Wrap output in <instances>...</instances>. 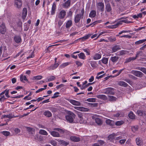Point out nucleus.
Instances as JSON below:
<instances>
[{
  "label": "nucleus",
  "instance_id": "f257e3e1",
  "mask_svg": "<svg viewBox=\"0 0 146 146\" xmlns=\"http://www.w3.org/2000/svg\"><path fill=\"white\" fill-rule=\"evenodd\" d=\"M84 13V9H82L81 11V13L77 14L75 16L74 21L75 23H78L81 19L83 18Z\"/></svg>",
  "mask_w": 146,
  "mask_h": 146
},
{
  "label": "nucleus",
  "instance_id": "f03ea898",
  "mask_svg": "<svg viewBox=\"0 0 146 146\" xmlns=\"http://www.w3.org/2000/svg\"><path fill=\"white\" fill-rule=\"evenodd\" d=\"M131 22L129 21L127 19H123L121 20L119 22H118L117 24L109 26V27L110 29H113L116 28L119 25H121L122 24V23H129Z\"/></svg>",
  "mask_w": 146,
  "mask_h": 146
},
{
  "label": "nucleus",
  "instance_id": "7ed1b4c3",
  "mask_svg": "<svg viewBox=\"0 0 146 146\" xmlns=\"http://www.w3.org/2000/svg\"><path fill=\"white\" fill-rule=\"evenodd\" d=\"M114 89L112 88H108L104 89L103 90V93L106 94H110L111 95H114Z\"/></svg>",
  "mask_w": 146,
  "mask_h": 146
},
{
  "label": "nucleus",
  "instance_id": "20e7f679",
  "mask_svg": "<svg viewBox=\"0 0 146 146\" xmlns=\"http://www.w3.org/2000/svg\"><path fill=\"white\" fill-rule=\"evenodd\" d=\"M75 117V115L72 112H71L70 114L66 116V119L67 121L72 123L74 120V118Z\"/></svg>",
  "mask_w": 146,
  "mask_h": 146
},
{
  "label": "nucleus",
  "instance_id": "39448f33",
  "mask_svg": "<svg viewBox=\"0 0 146 146\" xmlns=\"http://www.w3.org/2000/svg\"><path fill=\"white\" fill-rule=\"evenodd\" d=\"M66 13V11L64 10H60L56 15V17H57L60 19H63L65 17Z\"/></svg>",
  "mask_w": 146,
  "mask_h": 146
},
{
  "label": "nucleus",
  "instance_id": "423d86ee",
  "mask_svg": "<svg viewBox=\"0 0 146 146\" xmlns=\"http://www.w3.org/2000/svg\"><path fill=\"white\" fill-rule=\"evenodd\" d=\"M54 130L58 131H59L60 133L63 134L64 135H66L67 136V135H69L70 132L66 130L59 128H54Z\"/></svg>",
  "mask_w": 146,
  "mask_h": 146
},
{
  "label": "nucleus",
  "instance_id": "0eeeda50",
  "mask_svg": "<svg viewBox=\"0 0 146 146\" xmlns=\"http://www.w3.org/2000/svg\"><path fill=\"white\" fill-rule=\"evenodd\" d=\"M131 73L139 78H141L143 75L142 72L137 70H132L131 71Z\"/></svg>",
  "mask_w": 146,
  "mask_h": 146
},
{
  "label": "nucleus",
  "instance_id": "6e6552de",
  "mask_svg": "<svg viewBox=\"0 0 146 146\" xmlns=\"http://www.w3.org/2000/svg\"><path fill=\"white\" fill-rule=\"evenodd\" d=\"M120 133L117 132L116 133H113L109 135L108 136V138L109 140L110 141H113L114 140H115V137L116 136L119 135L120 134Z\"/></svg>",
  "mask_w": 146,
  "mask_h": 146
},
{
  "label": "nucleus",
  "instance_id": "1a4fd4ad",
  "mask_svg": "<svg viewBox=\"0 0 146 146\" xmlns=\"http://www.w3.org/2000/svg\"><path fill=\"white\" fill-rule=\"evenodd\" d=\"M96 7L99 10L103 12L104 11V5L103 3L99 2L96 4Z\"/></svg>",
  "mask_w": 146,
  "mask_h": 146
},
{
  "label": "nucleus",
  "instance_id": "9d476101",
  "mask_svg": "<svg viewBox=\"0 0 146 146\" xmlns=\"http://www.w3.org/2000/svg\"><path fill=\"white\" fill-rule=\"evenodd\" d=\"M68 101L72 105L74 106H80V103L78 101L72 99L68 100Z\"/></svg>",
  "mask_w": 146,
  "mask_h": 146
},
{
  "label": "nucleus",
  "instance_id": "9b49d317",
  "mask_svg": "<svg viewBox=\"0 0 146 146\" xmlns=\"http://www.w3.org/2000/svg\"><path fill=\"white\" fill-rule=\"evenodd\" d=\"M65 24L66 28L69 30L72 25V20H69L65 22Z\"/></svg>",
  "mask_w": 146,
  "mask_h": 146
},
{
  "label": "nucleus",
  "instance_id": "f8f14e48",
  "mask_svg": "<svg viewBox=\"0 0 146 146\" xmlns=\"http://www.w3.org/2000/svg\"><path fill=\"white\" fill-rule=\"evenodd\" d=\"M15 6L17 8H21L22 5V3L21 0H15Z\"/></svg>",
  "mask_w": 146,
  "mask_h": 146
},
{
  "label": "nucleus",
  "instance_id": "ddd939ff",
  "mask_svg": "<svg viewBox=\"0 0 146 146\" xmlns=\"http://www.w3.org/2000/svg\"><path fill=\"white\" fill-rule=\"evenodd\" d=\"M96 116V115H94L92 116V118L93 119H94L95 120V121L97 123L98 125H101L102 124V121L99 118H95V117Z\"/></svg>",
  "mask_w": 146,
  "mask_h": 146
},
{
  "label": "nucleus",
  "instance_id": "4468645a",
  "mask_svg": "<svg viewBox=\"0 0 146 146\" xmlns=\"http://www.w3.org/2000/svg\"><path fill=\"white\" fill-rule=\"evenodd\" d=\"M14 40L15 42L17 43L21 42L22 39L21 36L19 35H15L14 37Z\"/></svg>",
  "mask_w": 146,
  "mask_h": 146
},
{
  "label": "nucleus",
  "instance_id": "2eb2a0df",
  "mask_svg": "<svg viewBox=\"0 0 146 146\" xmlns=\"http://www.w3.org/2000/svg\"><path fill=\"white\" fill-rule=\"evenodd\" d=\"M0 32L2 34H5L6 32L5 27L4 24L3 23L0 27Z\"/></svg>",
  "mask_w": 146,
  "mask_h": 146
},
{
  "label": "nucleus",
  "instance_id": "dca6fc26",
  "mask_svg": "<svg viewBox=\"0 0 146 146\" xmlns=\"http://www.w3.org/2000/svg\"><path fill=\"white\" fill-rule=\"evenodd\" d=\"M74 108L78 110L82 111H88L89 110L88 108L82 107H75Z\"/></svg>",
  "mask_w": 146,
  "mask_h": 146
},
{
  "label": "nucleus",
  "instance_id": "f3484780",
  "mask_svg": "<svg viewBox=\"0 0 146 146\" xmlns=\"http://www.w3.org/2000/svg\"><path fill=\"white\" fill-rule=\"evenodd\" d=\"M50 134L53 137H60L61 136L59 133L55 131H50Z\"/></svg>",
  "mask_w": 146,
  "mask_h": 146
},
{
  "label": "nucleus",
  "instance_id": "a211bd4d",
  "mask_svg": "<svg viewBox=\"0 0 146 146\" xmlns=\"http://www.w3.org/2000/svg\"><path fill=\"white\" fill-rule=\"evenodd\" d=\"M58 65L59 64L58 63H54V64H52L48 67V69L49 70H52L57 68Z\"/></svg>",
  "mask_w": 146,
  "mask_h": 146
},
{
  "label": "nucleus",
  "instance_id": "6ab92c4d",
  "mask_svg": "<svg viewBox=\"0 0 146 146\" xmlns=\"http://www.w3.org/2000/svg\"><path fill=\"white\" fill-rule=\"evenodd\" d=\"M70 139L71 141L76 142H78L80 140L79 137L74 136H71Z\"/></svg>",
  "mask_w": 146,
  "mask_h": 146
},
{
  "label": "nucleus",
  "instance_id": "aec40b11",
  "mask_svg": "<svg viewBox=\"0 0 146 146\" xmlns=\"http://www.w3.org/2000/svg\"><path fill=\"white\" fill-rule=\"evenodd\" d=\"M105 9L106 12H110L112 10V8L111 5L109 3H107L106 5Z\"/></svg>",
  "mask_w": 146,
  "mask_h": 146
},
{
  "label": "nucleus",
  "instance_id": "412c9836",
  "mask_svg": "<svg viewBox=\"0 0 146 146\" xmlns=\"http://www.w3.org/2000/svg\"><path fill=\"white\" fill-rule=\"evenodd\" d=\"M70 0H68L63 5V8L65 9L68 8L70 7Z\"/></svg>",
  "mask_w": 146,
  "mask_h": 146
},
{
  "label": "nucleus",
  "instance_id": "4be33fe9",
  "mask_svg": "<svg viewBox=\"0 0 146 146\" xmlns=\"http://www.w3.org/2000/svg\"><path fill=\"white\" fill-rule=\"evenodd\" d=\"M119 58V57L116 56H111L110 57V60H111L113 63H115L118 60Z\"/></svg>",
  "mask_w": 146,
  "mask_h": 146
},
{
  "label": "nucleus",
  "instance_id": "5701e85b",
  "mask_svg": "<svg viewBox=\"0 0 146 146\" xmlns=\"http://www.w3.org/2000/svg\"><path fill=\"white\" fill-rule=\"evenodd\" d=\"M17 117V116H15L14 115H12L11 114H9L7 115H4L2 116V117L1 118V119H3V118H9V119H11L14 117Z\"/></svg>",
  "mask_w": 146,
  "mask_h": 146
},
{
  "label": "nucleus",
  "instance_id": "b1692460",
  "mask_svg": "<svg viewBox=\"0 0 146 146\" xmlns=\"http://www.w3.org/2000/svg\"><path fill=\"white\" fill-rule=\"evenodd\" d=\"M4 94V92H2L0 94V102H4L7 99L5 97Z\"/></svg>",
  "mask_w": 146,
  "mask_h": 146
},
{
  "label": "nucleus",
  "instance_id": "393cba45",
  "mask_svg": "<svg viewBox=\"0 0 146 146\" xmlns=\"http://www.w3.org/2000/svg\"><path fill=\"white\" fill-rule=\"evenodd\" d=\"M22 18L23 19H25L27 15V10L26 8L23 9L22 12Z\"/></svg>",
  "mask_w": 146,
  "mask_h": 146
},
{
  "label": "nucleus",
  "instance_id": "a878e982",
  "mask_svg": "<svg viewBox=\"0 0 146 146\" xmlns=\"http://www.w3.org/2000/svg\"><path fill=\"white\" fill-rule=\"evenodd\" d=\"M98 98L102 99L104 100H106L107 99V96L104 95L100 94L97 95L96 96Z\"/></svg>",
  "mask_w": 146,
  "mask_h": 146
},
{
  "label": "nucleus",
  "instance_id": "bb28decb",
  "mask_svg": "<svg viewBox=\"0 0 146 146\" xmlns=\"http://www.w3.org/2000/svg\"><path fill=\"white\" fill-rule=\"evenodd\" d=\"M106 122L108 125L112 126L115 124V122L114 121L108 119L106 120Z\"/></svg>",
  "mask_w": 146,
  "mask_h": 146
},
{
  "label": "nucleus",
  "instance_id": "cd10ccee",
  "mask_svg": "<svg viewBox=\"0 0 146 146\" xmlns=\"http://www.w3.org/2000/svg\"><path fill=\"white\" fill-rule=\"evenodd\" d=\"M56 8V5L55 3H54L53 4L51 11V14L52 15H53L55 14Z\"/></svg>",
  "mask_w": 146,
  "mask_h": 146
},
{
  "label": "nucleus",
  "instance_id": "c85d7f7f",
  "mask_svg": "<svg viewBox=\"0 0 146 146\" xmlns=\"http://www.w3.org/2000/svg\"><path fill=\"white\" fill-rule=\"evenodd\" d=\"M136 143L137 145L141 146L143 143L142 141L139 138H137L136 139Z\"/></svg>",
  "mask_w": 146,
  "mask_h": 146
},
{
  "label": "nucleus",
  "instance_id": "c756f323",
  "mask_svg": "<svg viewBox=\"0 0 146 146\" xmlns=\"http://www.w3.org/2000/svg\"><path fill=\"white\" fill-rule=\"evenodd\" d=\"M101 58V55L98 53H96L93 56V58L94 60H98Z\"/></svg>",
  "mask_w": 146,
  "mask_h": 146
},
{
  "label": "nucleus",
  "instance_id": "7c9ffc66",
  "mask_svg": "<svg viewBox=\"0 0 146 146\" xmlns=\"http://www.w3.org/2000/svg\"><path fill=\"white\" fill-rule=\"evenodd\" d=\"M118 84L120 86L124 87H126L128 85V84L127 83L123 81L119 82Z\"/></svg>",
  "mask_w": 146,
  "mask_h": 146
},
{
  "label": "nucleus",
  "instance_id": "2f4dec72",
  "mask_svg": "<svg viewBox=\"0 0 146 146\" xmlns=\"http://www.w3.org/2000/svg\"><path fill=\"white\" fill-rule=\"evenodd\" d=\"M43 114L46 116L49 117L52 116V114L49 111H46L44 112Z\"/></svg>",
  "mask_w": 146,
  "mask_h": 146
},
{
  "label": "nucleus",
  "instance_id": "473e14b6",
  "mask_svg": "<svg viewBox=\"0 0 146 146\" xmlns=\"http://www.w3.org/2000/svg\"><path fill=\"white\" fill-rule=\"evenodd\" d=\"M57 141L60 144H62L64 146H66L69 144L68 142L63 140L58 139Z\"/></svg>",
  "mask_w": 146,
  "mask_h": 146
},
{
  "label": "nucleus",
  "instance_id": "72a5a7b5",
  "mask_svg": "<svg viewBox=\"0 0 146 146\" xmlns=\"http://www.w3.org/2000/svg\"><path fill=\"white\" fill-rule=\"evenodd\" d=\"M70 64V62H66L61 64L59 66V68H62L69 65Z\"/></svg>",
  "mask_w": 146,
  "mask_h": 146
},
{
  "label": "nucleus",
  "instance_id": "f704fd0d",
  "mask_svg": "<svg viewBox=\"0 0 146 146\" xmlns=\"http://www.w3.org/2000/svg\"><path fill=\"white\" fill-rule=\"evenodd\" d=\"M96 11L95 10H92L90 12L89 15V16L92 18L96 16Z\"/></svg>",
  "mask_w": 146,
  "mask_h": 146
},
{
  "label": "nucleus",
  "instance_id": "c9c22d12",
  "mask_svg": "<svg viewBox=\"0 0 146 146\" xmlns=\"http://www.w3.org/2000/svg\"><path fill=\"white\" fill-rule=\"evenodd\" d=\"M20 80L21 81L23 82L24 80L28 81V80L25 76H23L21 74L20 76Z\"/></svg>",
  "mask_w": 146,
  "mask_h": 146
},
{
  "label": "nucleus",
  "instance_id": "e433bc0d",
  "mask_svg": "<svg viewBox=\"0 0 146 146\" xmlns=\"http://www.w3.org/2000/svg\"><path fill=\"white\" fill-rule=\"evenodd\" d=\"M78 55L79 58L80 59L84 60L86 58V56L84 54L83 52H81Z\"/></svg>",
  "mask_w": 146,
  "mask_h": 146
},
{
  "label": "nucleus",
  "instance_id": "4c0bfd02",
  "mask_svg": "<svg viewBox=\"0 0 146 146\" xmlns=\"http://www.w3.org/2000/svg\"><path fill=\"white\" fill-rule=\"evenodd\" d=\"M120 49H121L120 46L117 45L114 46L112 48L113 52H116Z\"/></svg>",
  "mask_w": 146,
  "mask_h": 146
},
{
  "label": "nucleus",
  "instance_id": "58836bf2",
  "mask_svg": "<svg viewBox=\"0 0 146 146\" xmlns=\"http://www.w3.org/2000/svg\"><path fill=\"white\" fill-rule=\"evenodd\" d=\"M92 35L91 34H89L86 35L84 37L80 38V39L82 40V41H84L88 39Z\"/></svg>",
  "mask_w": 146,
  "mask_h": 146
},
{
  "label": "nucleus",
  "instance_id": "ea45409f",
  "mask_svg": "<svg viewBox=\"0 0 146 146\" xmlns=\"http://www.w3.org/2000/svg\"><path fill=\"white\" fill-rule=\"evenodd\" d=\"M142 53V52L141 51H139L137 52L136 57H131V60H135L139 56V55H141Z\"/></svg>",
  "mask_w": 146,
  "mask_h": 146
},
{
  "label": "nucleus",
  "instance_id": "a19ab883",
  "mask_svg": "<svg viewBox=\"0 0 146 146\" xmlns=\"http://www.w3.org/2000/svg\"><path fill=\"white\" fill-rule=\"evenodd\" d=\"M137 113L140 116L145 115L146 114L145 111H143L140 110H138Z\"/></svg>",
  "mask_w": 146,
  "mask_h": 146
},
{
  "label": "nucleus",
  "instance_id": "79ce46f5",
  "mask_svg": "<svg viewBox=\"0 0 146 146\" xmlns=\"http://www.w3.org/2000/svg\"><path fill=\"white\" fill-rule=\"evenodd\" d=\"M42 77L41 76H38L33 77L32 79L33 80H38L41 79Z\"/></svg>",
  "mask_w": 146,
  "mask_h": 146
},
{
  "label": "nucleus",
  "instance_id": "37998d69",
  "mask_svg": "<svg viewBox=\"0 0 146 146\" xmlns=\"http://www.w3.org/2000/svg\"><path fill=\"white\" fill-rule=\"evenodd\" d=\"M39 133L41 135H48V133L45 130L43 129H40L39 131Z\"/></svg>",
  "mask_w": 146,
  "mask_h": 146
},
{
  "label": "nucleus",
  "instance_id": "c03bdc74",
  "mask_svg": "<svg viewBox=\"0 0 146 146\" xmlns=\"http://www.w3.org/2000/svg\"><path fill=\"white\" fill-rule=\"evenodd\" d=\"M108 59L107 58H103L101 60L102 62L104 64H106L108 63Z\"/></svg>",
  "mask_w": 146,
  "mask_h": 146
},
{
  "label": "nucleus",
  "instance_id": "a18cd8bd",
  "mask_svg": "<svg viewBox=\"0 0 146 146\" xmlns=\"http://www.w3.org/2000/svg\"><path fill=\"white\" fill-rule=\"evenodd\" d=\"M89 63L92 67L95 68L96 67V62L95 61L93 60L89 62Z\"/></svg>",
  "mask_w": 146,
  "mask_h": 146
},
{
  "label": "nucleus",
  "instance_id": "49530a36",
  "mask_svg": "<svg viewBox=\"0 0 146 146\" xmlns=\"http://www.w3.org/2000/svg\"><path fill=\"white\" fill-rule=\"evenodd\" d=\"M146 41V39L140 40L135 42V44H139L144 42Z\"/></svg>",
  "mask_w": 146,
  "mask_h": 146
},
{
  "label": "nucleus",
  "instance_id": "de8ad7c7",
  "mask_svg": "<svg viewBox=\"0 0 146 146\" xmlns=\"http://www.w3.org/2000/svg\"><path fill=\"white\" fill-rule=\"evenodd\" d=\"M109 100L110 101H114L116 100L117 98L113 96H108Z\"/></svg>",
  "mask_w": 146,
  "mask_h": 146
},
{
  "label": "nucleus",
  "instance_id": "09e8293b",
  "mask_svg": "<svg viewBox=\"0 0 146 146\" xmlns=\"http://www.w3.org/2000/svg\"><path fill=\"white\" fill-rule=\"evenodd\" d=\"M124 121L122 120L119 121H116L115 124L117 126H120L124 123Z\"/></svg>",
  "mask_w": 146,
  "mask_h": 146
},
{
  "label": "nucleus",
  "instance_id": "8fccbe9b",
  "mask_svg": "<svg viewBox=\"0 0 146 146\" xmlns=\"http://www.w3.org/2000/svg\"><path fill=\"white\" fill-rule=\"evenodd\" d=\"M136 69L139 70L142 72L146 74V68H144L138 67L136 68Z\"/></svg>",
  "mask_w": 146,
  "mask_h": 146
},
{
  "label": "nucleus",
  "instance_id": "3c124183",
  "mask_svg": "<svg viewBox=\"0 0 146 146\" xmlns=\"http://www.w3.org/2000/svg\"><path fill=\"white\" fill-rule=\"evenodd\" d=\"M128 116L129 118L133 119L135 118V115L132 112H130L128 114Z\"/></svg>",
  "mask_w": 146,
  "mask_h": 146
},
{
  "label": "nucleus",
  "instance_id": "603ef678",
  "mask_svg": "<svg viewBox=\"0 0 146 146\" xmlns=\"http://www.w3.org/2000/svg\"><path fill=\"white\" fill-rule=\"evenodd\" d=\"M75 63L77 67H81L83 65V63L79 60L75 61Z\"/></svg>",
  "mask_w": 146,
  "mask_h": 146
},
{
  "label": "nucleus",
  "instance_id": "864d4df0",
  "mask_svg": "<svg viewBox=\"0 0 146 146\" xmlns=\"http://www.w3.org/2000/svg\"><path fill=\"white\" fill-rule=\"evenodd\" d=\"M138 127L137 126H133L132 127L131 129L132 131L133 132H135L136 131L138 130Z\"/></svg>",
  "mask_w": 146,
  "mask_h": 146
},
{
  "label": "nucleus",
  "instance_id": "5fc2aeb1",
  "mask_svg": "<svg viewBox=\"0 0 146 146\" xmlns=\"http://www.w3.org/2000/svg\"><path fill=\"white\" fill-rule=\"evenodd\" d=\"M55 78H56L55 76H51L47 78V81L49 82L52 81L54 80Z\"/></svg>",
  "mask_w": 146,
  "mask_h": 146
},
{
  "label": "nucleus",
  "instance_id": "6e6d98bb",
  "mask_svg": "<svg viewBox=\"0 0 146 146\" xmlns=\"http://www.w3.org/2000/svg\"><path fill=\"white\" fill-rule=\"evenodd\" d=\"M96 100L95 98H89L86 100L85 101L90 102H96Z\"/></svg>",
  "mask_w": 146,
  "mask_h": 146
},
{
  "label": "nucleus",
  "instance_id": "4d7b16f0",
  "mask_svg": "<svg viewBox=\"0 0 146 146\" xmlns=\"http://www.w3.org/2000/svg\"><path fill=\"white\" fill-rule=\"evenodd\" d=\"M2 133L6 136H8L10 134V132L7 131H4L2 132Z\"/></svg>",
  "mask_w": 146,
  "mask_h": 146
},
{
  "label": "nucleus",
  "instance_id": "13d9d810",
  "mask_svg": "<svg viewBox=\"0 0 146 146\" xmlns=\"http://www.w3.org/2000/svg\"><path fill=\"white\" fill-rule=\"evenodd\" d=\"M9 91V90H8L6 89L3 92L4 93V94H5V95L7 98H9V97L8 95Z\"/></svg>",
  "mask_w": 146,
  "mask_h": 146
},
{
  "label": "nucleus",
  "instance_id": "bf43d9fd",
  "mask_svg": "<svg viewBox=\"0 0 146 146\" xmlns=\"http://www.w3.org/2000/svg\"><path fill=\"white\" fill-rule=\"evenodd\" d=\"M83 51L86 53L87 55H89L90 54L89 49L88 48H85L83 49Z\"/></svg>",
  "mask_w": 146,
  "mask_h": 146
},
{
  "label": "nucleus",
  "instance_id": "052dcab7",
  "mask_svg": "<svg viewBox=\"0 0 146 146\" xmlns=\"http://www.w3.org/2000/svg\"><path fill=\"white\" fill-rule=\"evenodd\" d=\"M50 143L54 146H56L57 145L56 142L54 140H51Z\"/></svg>",
  "mask_w": 146,
  "mask_h": 146
},
{
  "label": "nucleus",
  "instance_id": "680f3d73",
  "mask_svg": "<svg viewBox=\"0 0 146 146\" xmlns=\"http://www.w3.org/2000/svg\"><path fill=\"white\" fill-rule=\"evenodd\" d=\"M126 53V51L124 50H121L119 51V55H122L125 54Z\"/></svg>",
  "mask_w": 146,
  "mask_h": 146
},
{
  "label": "nucleus",
  "instance_id": "e2e57ef3",
  "mask_svg": "<svg viewBox=\"0 0 146 146\" xmlns=\"http://www.w3.org/2000/svg\"><path fill=\"white\" fill-rule=\"evenodd\" d=\"M14 131L16 134H18L21 131L20 129L18 128H15V129Z\"/></svg>",
  "mask_w": 146,
  "mask_h": 146
},
{
  "label": "nucleus",
  "instance_id": "0e129e2a",
  "mask_svg": "<svg viewBox=\"0 0 146 146\" xmlns=\"http://www.w3.org/2000/svg\"><path fill=\"white\" fill-rule=\"evenodd\" d=\"M85 121V119H84L83 117L80 119V122L81 123H84Z\"/></svg>",
  "mask_w": 146,
  "mask_h": 146
},
{
  "label": "nucleus",
  "instance_id": "69168bd1",
  "mask_svg": "<svg viewBox=\"0 0 146 146\" xmlns=\"http://www.w3.org/2000/svg\"><path fill=\"white\" fill-rule=\"evenodd\" d=\"M59 93L58 92H56L54 93V96L52 97V98H54L58 97V96L56 95L57 94H59Z\"/></svg>",
  "mask_w": 146,
  "mask_h": 146
},
{
  "label": "nucleus",
  "instance_id": "338daca9",
  "mask_svg": "<svg viewBox=\"0 0 146 146\" xmlns=\"http://www.w3.org/2000/svg\"><path fill=\"white\" fill-rule=\"evenodd\" d=\"M63 23V21L61 20H59L58 21V25L59 27H60L62 24Z\"/></svg>",
  "mask_w": 146,
  "mask_h": 146
},
{
  "label": "nucleus",
  "instance_id": "774afa93",
  "mask_svg": "<svg viewBox=\"0 0 146 146\" xmlns=\"http://www.w3.org/2000/svg\"><path fill=\"white\" fill-rule=\"evenodd\" d=\"M94 79V76H92L90 78V79H89V81L90 82H92L93 81Z\"/></svg>",
  "mask_w": 146,
  "mask_h": 146
}]
</instances>
